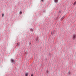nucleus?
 <instances>
[{"label": "nucleus", "mask_w": 76, "mask_h": 76, "mask_svg": "<svg viewBox=\"0 0 76 76\" xmlns=\"http://www.w3.org/2000/svg\"><path fill=\"white\" fill-rule=\"evenodd\" d=\"M59 13H61V12L59 11Z\"/></svg>", "instance_id": "obj_15"}, {"label": "nucleus", "mask_w": 76, "mask_h": 76, "mask_svg": "<svg viewBox=\"0 0 76 76\" xmlns=\"http://www.w3.org/2000/svg\"><path fill=\"white\" fill-rule=\"evenodd\" d=\"M11 62L12 63H13V62H14V61L13 59H11Z\"/></svg>", "instance_id": "obj_3"}, {"label": "nucleus", "mask_w": 76, "mask_h": 76, "mask_svg": "<svg viewBox=\"0 0 76 76\" xmlns=\"http://www.w3.org/2000/svg\"><path fill=\"white\" fill-rule=\"evenodd\" d=\"M18 43H17V45H18Z\"/></svg>", "instance_id": "obj_17"}, {"label": "nucleus", "mask_w": 76, "mask_h": 76, "mask_svg": "<svg viewBox=\"0 0 76 76\" xmlns=\"http://www.w3.org/2000/svg\"><path fill=\"white\" fill-rule=\"evenodd\" d=\"M31 76H34L33 74H31Z\"/></svg>", "instance_id": "obj_13"}, {"label": "nucleus", "mask_w": 76, "mask_h": 76, "mask_svg": "<svg viewBox=\"0 0 76 76\" xmlns=\"http://www.w3.org/2000/svg\"><path fill=\"white\" fill-rule=\"evenodd\" d=\"M58 0H54V2H55V3H58Z\"/></svg>", "instance_id": "obj_2"}, {"label": "nucleus", "mask_w": 76, "mask_h": 76, "mask_svg": "<svg viewBox=\"0 0 76 76\" xmlns=\"http://www.w3.org/2000/svg\"><path fill=\"white\" fill-rule=\"evenodd\" d=\"M76 35L75 34H74L73 35V39H75V38H76Z\"/></svg>", "instance_id": "obj_1"}, {"label": "nucleus", "mask_w": 76, "mask_h": 76, "mask_svg": "<svg viewBox=\"0 0 76 76\" xmlns=\"http://www.w3.org/2000/svg\"><path fill=\"white\" fill-rule=\"evenodd\" d=\"M30 31H34V29H33L32 28H30Z\"/></svg>", "instance_id": "obj_4"}, {"label": "nucleus", "mask_w": 76, "mask_h": 76, "mask_svg": "<svg viewBox=\"0 0 76 76\" xmlns=\"http://www.w3.org/2000/svg\"><path fill=\"white\" fill-rule=\"evenodd\" d=\"M43 0H41V1H43Z\"/></svg>", "instance_id": "obj_14"}, {"label": "nucleus", "mask_w": 76, "mask_h": 76, "mask_svg": "<svg viewBox=\"0 0 76 76\" xmlns=\"http://www.w3.org/2000/svg\"><path fill=\"white\" fill-rule=\"evenodd\" d=\"M46 72L47 73H48V70H47L46 71Z\"/></svg>", "instance_id": "obj_11"}, {"label": "nucleus", "mask_w": 76, "mask_h": 76, "mask_svg": "<svg viewBox=\"0 0 76 76\" xmlns=\"http://www.w3.org/2000/svg\"><path fill=\"white\" fill-rule=\"evenodd\" d=\"M22 12H21V11H20V14H22Z\"/></svg>", "instance_id": "obj_8"}, {"label": "nucleus", "mask_w": 76, "mask_h": 76, "mask_svg": "<svg viewBox=\"0 0 76 76\" xmlns=\"http://www.w3.org/2000/svg\"><path fill=\"white\" fill-rule=\"evenodd\" d=\"M4 16V14H2V17H3Z\"/></svg>", "instance_id": "obj_9"}, {"label": "nucleus", "mask_w": 76, "mask_h": 76, "mask_svg": "<svg viewBox=\"0 0 76 76\" xmlns=\"http://www.w3.org/2000/svg\"><path fill=\"white\" fill-rule=\"evenodd\" d=\"M76 4V1L74 2V4H73V5H75Z\"/></svg>", "instance_id": "obj_6"}, {"label": "nucleus", "mask_w": 76, "mask_h": 76, "mask_svg": "<svg viewBox=\"0 0 76 76\" xmlns=\"http://www.w3.org/2000/svg\"><path fill=\"white\" fill-rule=\"evenodd\" d=\"M28 73H26V75H25L26 76H28Z\"/></svg>", "instance_id": "obj_5"}, {"label": "nucleus", "mask_w": 76, "mask_h": 76, "mask_svg": "<svg viewBox=\"0 0 76 76\" xmlns=\"http://www.w3.org/2000/svg\"><path fill=\"white\" fill-rule=\"evenodd\" d=\"M64 17L63 16L61 19H62V20H63V19H64Z\"/></svg>", "instance_id": "obj_7"}, {"label": "nucleus", "mask_w": 76, "mask_h": 76, "mask_svg": "<svg viewBox=\"0 0 76 76\" xmlns=\"http://www.w3.org/2000/svg\"><path fill=\"white\" fill-rule=\"evenodd\" d=\"M68 74H69V75H70V71H69L68 72Z\"/></svg>", "instance_id": "obj_10"}, {"label": "nucleus", "mask_w": 76, "mask_h": 76, "mask_svg": "<svg viewBox=\"0 0 76 76\" xmlns=\"http://www.w3.org/2000/svg\"><path fill=\"white\" fill-rule=\"evenodd\" d=\"M38 40V39L37 38L36 41H37Z\"/></svg>", "instance_id": "obj_16"}, {"label": "nucleus", "mask_w": 76, "mask_h": 76, "mask_svg": "<svg viewBox=\"0 0 76 76\" xmlns=\"http://www.w3.org/2000/svg\"><path fill=\"white\" fill-rule=\"evenodd\" d=\"M31 42H29V45H31Z\"/></svg>", "instance_id": "obj_12"}]
</instances>
